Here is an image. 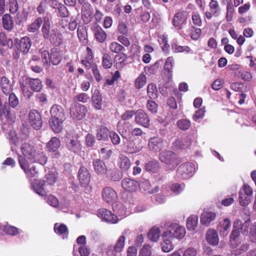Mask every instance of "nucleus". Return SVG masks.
Returning a JSON list of instances; mask_svg holds the SVG:
<instances>
[{
	"instance_id": "1",
	"label": "nucleus",
	"mask_w": 256,
	"mask_h": 256,
	"mask_svg": "<svg viewBox=\"0 0 256 256\" xmlns=\"http://www.w3.org/2000/svg\"><path fill=\"white\" fill-rule=\"evenodd\" d=\"M21 151L25 158L44 165L48 160L47 156L44 154L42 148L36 147L32 143L26 142L20 147Z\"/></svg>"
},
{
	"instance_id": "2",
	"label": "nucleus",
	"mask_w": 256,
	"mask_h": 256,
	"mask_svg": "<svg viewBox=\"0 0 256 256\" xmlns=\"http://www.w3.org/2000/svg\"><path fill=\"white\" fill-rule=\"evenodd\" d=\"M166 236L178 239L182 238L186 235V231L184 226L177 224H172L168 230L164 232Z\"/></svg>"
},
{
	"instance_id": "3",
	"label": "nucleus",
	"mask_w": 256,
	"mask_h": 256,
	"mask_svg": "<svg viewBox=\"0 0 256 256\" xmlns=\"http://www.w3.org/2000/svg\"><path fill=\"white\" fill-rule=\"evenodd\" d=\"M194 172L195 167L194 164L187 162L179 166L176 170V176L180 179L186 180L192 177Z\"/></svg>"
},
{
	"instance_id": "4",
	"label": "nucleus",
	"mask_w": 256,
	"mask_h": 256,
	"mask_svg": "<svg viewBox=\"0 0 256 256\" xmlns=\"http://www.w3.org/2000/svg\"><path fill=\"white\" fill-rule=\"evenodd\" d=\"M253 190L248 184H244L239 192L238 200L241 206H247L251 201Z\"/></svg>"
},
{
	"instance_id": "5",
	"label": "nucleus",
	"mask_w": 256,
	"mask_h": 256,
	"mask_svg": "<svg viewBox=\"0 0 256 256\" xmlns=\"http://www.w3.org/2000/svg\"><path fill=\"white\" fill-rule=\"evenodd\" d=\"M87 112V108L84 106L77 102L72 104L70 108L72 117L76 120H81L84 118Z\"/></svg>"
},
{
	"instance_id": "6",
	"label": "nucleus",
	"mask_w": 256,
	"mask_h": 256,
	"mask_svg": "<svg viewBox=\"0 0 256 256\" xmlns=\"http://www.w3.org/2000/svg\"><path fill=\"white\" fill-rule=\"evenodd\" d=\"M18 162L20 168L24 170L27 178L31 180L38 177V172L34 166L30 167L28 160L22 156H18Z\"/></svg>"
},
{
	"instance_id": "7",
	"label": "nucleus",
	"mask_w": 256,
	"mask_h": 256,
	"mask_svg": "<svg viewBox=\"0 0 256 256\" xmlns=\"http://www.w3.org/2000/svg\"><path fill=\"white\" fill-rule=\"evenodd\" d=\"M128 230H124L123 232V235L120 236L117 240L115 245L114 246H109L107 250L108 256H116V252H120L124 248L126 238L124 234H126Z\"/></svg>"
},
{
	"instance_id": "8",
	"label": "nucleus",
	"mask_w": 256,
	"mask_h": 256,
	"mask_svg": "<svg viewBox=\"0 0 256 256\" xmlns=\"http://www.w3.org/2000/svg\"><path fill=\"white\" fill-rule=\"evenodd\" d=\"M159 159L162 162L174 168L176 164V155L170 150H164L160 153Z\"/></svg>"
},
{
	"instance_id": "9",
	"label": "nucleus",
	"mask_w": 256,
	"mask_h": 256,
	"mask_svg": "<svg viewBox=\"0 0 256 256\" xmlns=\"http://www.w3.org/2000/svg\"><path fill=\"white\" fill-rule=\"evenodd\" d=\"M42 32L45 39L49 38L52 42H54L57 38V35L54 30L50 32V22L48 17L45 16L44 18V24L42 26Z\"/></svg>"
},
{
	"instance_id": "10",
	"label": "nucleus",
	"mask_w": 256,
	"mask_h": 256,
	"mask_svg": "<svg viewBox=\"0 0 256 256\" xmlns=\"http://www.w3.org/2000/svg\"><path fill=\"white\" fill-rule=\"evenodd\" d=\"M97 214L102 220L110 224H116L118 220L117 216L112 214L110 211L105 208L98 210Z\"/></svg>"
},
{
	"instance_id": "11",
	"label": "nucleus",
	"mask_w": 256,
	"mask_h": 256,
	"mask_svg": "<svg viewBox=\"0 0 256 256\" xmlns=\"http://www.w3.org/2000/svg\"><path fill=\"white\" fill-rule=\"evenodd\" d=\"M29 121L31 126L36 130H39L42 124V120L40 114L36 110H32L28 115Z\"/></svg>"
},
{
	"instance_id": "12",
	"label": "nucleus",
	"mask_w": 256,
	"mask_h": 256,
	"mask_svg": "<svg viewBox=\"0 0 256 256\" xmlns=\"http://www.w3.org/2000/svg\"><path fill=\"white\" fill-rule=\"evenodd\" d=\"M65 144L66 148L70 152L78 154L82 150V145L76 138H66Z\"/></svg>"
},
{
	"instance_id": "13",
	"label": "nucleus",
	"mask_w": 256,
	"mask_h": 256,
	"mask_svg": "<svg viewBox=\"0 0 256 256\" xmlns=\"http://www.w3.org/2000/svg\"><path fill=\"white\" fill-rule=\"evenodd\" d=\"M126 146V150L130 154H135L139 152L143 148L142 143L138 140H128L124 142Z\"/></svg>"
},
{
	"instance_id": "14",
	"label": "nucleus",
	"mask_w": 256,
	"mask_h": 256,
	"mask_svg": "<svg viewBox=\"0 0 256 256\" xmlns=\"http://www.w3.org/2000/svg\"><path fill=\"white\" fill-rule=\"evenodd\" d=\"M60 146V141L56 137L52 138L46 144V148L48 152H54V156L56 158H58L60 156V153L58 151Z\"/></svg>"
},
{
	"instance_id": "15",
	"label": "nucleus",
	"mask_w": 256,
	"mask_h": 256,
	"mask_svg": "<svg viewBox=\"0 0 256 256\" xmlns=\"http://www.w3.org/2000/svg\"><path fill=\"white\" fill-rule=\"evenodd\" d=\"M135 122L145 128H148L150 126V118L147 114L142 110H139L136 112Z\"/></svg>"
},
{
	"instance_id": "16",
	"label": "nucleus",
	"mask_w": 256,
	"mask_h": 256,
	"mask_svg": "<svg viewBox=\"0 0 256 256\" xmlns=\"http://www.w3.org/2000/svg\"><path fill=\"white\" fill-rule=\"evenodd\" d=\"M104 200L108 204H112L117 199V194L116 192L110 187H106L102 192Z\"/></svg>"
},
{
	"instance_id": "17",
	"label": "nucleus",
	"mask_w": 256,
	"mask_h": 256,
	"mask_svg": "<svg viewBox=\"0 0 256 256\" xmlns=\"http://www.w3.org/2000/svg\"><path fill=\"white\" fill-rule=\"evenodd\" d=\"M78 180L80 185L84 187L87 186L90 182V174L84 167H80L78 172Z\"/></svg>"
},
{
	"instance_id": "18",
	"label": "nucleus",
	"mask_w": 256,
	"mask_h": 256,
	"mask_svg": "<svg viewBox=\"0 0 256 256\" xmlns=\"http://www.w3.org/2000/svg\"><path fill=\"white\" fill-rule=\"evenodd\" d=\"M121 184L122 188L128 192H136L139 187V183L137 181L130 178L122 180Z\"/></svg>"
},
{
	"instance_id": "19",
	"label": "nucleus",
	"mask_w": 256,
	"mask_h": 256,
	"mask_svg": "<svg viewBox=\"0 0 256 256\" xmlns=\"http://www.w3.org/2000/svg\"><path fill=\"white\" fill-rule=\"evenodd\" d=\"M92 166L95 172L98 175H105L107 172V167L103 160L99 158L94 159L92 160Z\"/></svg>"
},
{
	"instance_id": "20",
	"label": "nucleus",
	"mask_w": 256,
	"mask_h": 256,
	"mask_svg": "<svg viewBox=\"0 0 256 256\" xmlns=\"http://www.w3.org/2000/svg\"><path fill=\"white\" fill-rule=\"evenodd\" d=\"M148 146L150 150L155 152H159L164 146V140L159 137L150 138L148 140Z\"/></svg>"
},
{
	"instance_id": "21",
	"label": "nucleus",
	"mask_w": 256,
	"mask_h": 256,
	"mask_svg": "<svg viewBox=\"0 0 256 256\" xmlns=\"http://www.w3.org/2000/svg\"><path fill=\"white\" fill-rule=\"evenodd\" d=\"M50 118L66 119L65 112L63 108L58 104L53 105L50 109Z\"/></svg>"
},
{
	"instance_id": "22",
	"label": "nucleus",
	"mask_w": 256,
	"mask_h": 256,
	"mask_svg": "<svg viewBox=\"0 0 256 256\" xmlns=\"http://www.w3.org/2000/svg\"><path fill=\"white\" fill-rule=\"evenodd\" d=\"M102 96L98 90H96L92 96V106L97 110H100L104 104Z\"/></svg>"
},
{
	"instance_id": "23",
	"label": "nucleus",
	"mask_w": 256,
	"mask_h": 256,
	"mask_svg": "<svg viewBox=\"0 0 256 256\" xmlns=\"http://www.w3.org/2000/svg\"><path fill=\"white\" fill-rule=\"evenodd\" d=\"M231 226V222L228 218H224L220 221L218 226V230L220 232V234L223 236L228 235Z\"/></svg>"
},
{
	"instance_id": "24",
	"label": "nucleus",
	"mask_w": 256,
	"mask_h": 256,
	"mask_svg": "<svg viewBox=\"0 0 256 256\" xmlns=\"http://www.w3.org/2000/svg\"><path fill=\"white\" fill-rule=\"evenodd\" d=\"M32 46V42L28 36L22 37L20 42L18 50L20 52L26 54L28 52Z\"/></svg>"
},
{
	"instance_id": "25",
	"label": "nucleus",
	"mask_w": 256,
	"mask_h": 256,
	"mask_svg": "<svg viewBox=\"0 0 256 256\" xmlns=\"http://www.w3.org/2000/svg\"><path fill=\"white\" fill-rule=\"evenodd\" d=\"M46 182L43 180H36L32 183V186L34 190L39 196H44L46 194V192L44 189V186Z\"/></svg>"
},
{
	"instance_id": "26",
	"label": "nucleus",
	"mask_w": 256,
	"mask_h": 256,
	"mask_svg": "<svg viewBox=\"0 0 256 256\" xmlns=\"http://www.w3.org/2000/svg\"><path fill=\"white\" fill-rule=\"evenodd\" d=\"M64 120V119L60 120V118H50L49 124L54 132L59 133L62 130L63 122Z\"/></svg>"
},
{
	"instance_id": "27",
	"label": "nucleus",
	"mask_w": 256,
	"mask_h": 256,
	"mask_svg": "<svg viewBox=\"0 0 256 256\" xmlns=\"http://www.w3.org/2000/svg\"><path fill=\"white\" fill-rule=\"evenodd\" d=\"M0 86L2 92L5 94H8L12 91L13 86L10 80L6 76L1 78Z\"/></svg>"
},
{
	"instance_id": "28",
	"label": "nucleus",
	"mask_w": 256,
	"mask_h": 256,
	"mask_svg": "<svg viewBox=\"0 0 256 256\" xmlns=\"http://www.w3.org/2000/svg\"><path fill=\"white\" fill-rule=\"evenodd\" d=\"M250 226V221L246 220L244 223L240 220H236L234 222V227L238 228L240 232L244 235H248L249 232V226Z\"/></svg>"
},
{
	"instance_id": "29",
	"label": "nucleus",
	"mask_w": 256,
	"mask_h": 256,
	"mask_svg": "<svg viewBox=\"0 0 256 256\" xmlns=\"http://www.w3.org/2000/svg\"><path fill=\"white\" fill-rule=\"evenodd\" d=\"M62 54L61 51L57 48H52L50 54V64L53 65L58 64L62 60Z\"/></svg>"
},
{
	"instance_id": "30",
	"label": "nucleus",
	"mask_w": 256,
	"mask_h": 256,
	"mask_svg": "<svg viewBox=\"0 0 256 256\" xmlns=\"http://www.w3.org/2000/svg\"><path fill=\"white\" fill-rule=\"evenodd\" d=\"M216 218V214L214 212H204L200 216V222L202 224L208 226Z\"/></svg>"
},
{
	"instance_id": "31",
	"label": "nucleus",
	"mask_w": 256,
	"mask_h": 256,
	"mask_svg": "<svg viewBox=\"0 0 256 256\" xmlns=\"http://www.w3.org/2000/svg\"><path fill=\"white\" fill-rule=\"evenodd\" d=\"M206 240L210 244L217 245L219 242V238L216 230L213 229L208 230L206 235Z\"/></svg>"
},
{
	"instance_id": "32",
	"label": "nucleus",
	"mask_w": 256,
	"mask_h": 256,
	"mask_svg": "<svg viewBox=\"0 0 256 256\" xmlns=\"http://www.w3.org/2000/svg\"><path fill=\"white\" fill-rule=\"evenodd\" d=\"M114 211L118 214V220H121L126 216V209L124 204L120 202L112 204Z\"/></svg>"
},
{
	"instance_id": "33",
	"label": "nucleus",
	"mask_w": 256,
	"mask_h": 256,
	"mask_svg": "<svg viewBox=\"0 0 256 256\" xmlns=\"http://www.w3.org/2000/svg\"><path fill=\"white\" fill-rule=\"evenodd\" d=\"M162 237L163 240L161 243L162 250L164 252H170L174 248L171 240L172 238L168 236H166L164 232L162 234Z\"/></svg>"
},
{
	"instance_id": "34",
	"label": "nucleus",
	"mask_w": 256,
	"mask_h": 256,
	"mask_svg": "<svg viewBox=\"0 0 256 256\" xmlns=\"http://www.w3.org/2000/svg\"><path fill=\"white\" fill-rule=\"evenodd\" d=\"M94 37L97 41L103 43L106 38L107 35L103 29L97 25L94 30Z\"/></svg>"
},
{
	"instance_id": "35",
	"label": "nucleus",
	"mask_w": 256,
	"mask_h": 256,
	"mask_svg": "<svg viewBox=\"0 0 256 256\" xmlns=\"http://www.w3.org/2000/svg\"><path fill=\"white\" fill-rule=\"evenodd\" d=\"M110 132L104 126H101L98 128L96 131V138L98 140L106 141L108 140Z\"/></svg>"
},
{
	"instance_id": "36",
	"label": "nucleus",
	"mask_w": 256,
	"mask_h": 256,
	"mask_svg": "<svg viewBox=\"0 0 256 256\" xmlns=\"http://www.w3.org/2000/svg\"><path fill=\"white\" fill-rule=\"evenodd\" d=\"M2 23L3 28L8 31L12 30L14 28V22L12 18L8 14H5L2 16Z\"/></svg>"
},
{
	"instance_id": "37",
	"label": "nucleus",
	"mask_w": 256,
	"mask_h": 256,
	"mask_svg": "<svg viewBox=\"0 0 256 256\" xmlns=\"http://www.w3.org/2000/svg\"><path fill=\"white\" fill-rule=\"evenodd\" d=\"M27 82L32 90L40 92L42 88V82L38 78H28Z\"/></svg>"
},
{
	"instance_id": "38",
	"label": "nucleus",
	"mask_w": 256,
	"mask_h": 256,
	"mask_svg": "<svg viewBox=\"0 0 256 256\" xmlns=\"http://www.w3.org/2000/svg\"><path fill=\"white\" fill-rule=\"evenodd\" d=\"M105 174L108 179L113 181H118L122 178L121 175L115 168H107V172Z\"/></svg>"
},
{
	"instance_id": "39",
	"label": "nucleus",
	"mask_w": 256,
	"mask_h": 256,
	"mask_svg": "<svg viewBox=\"0 0 256 256\" xmlns=\"http://www.w3.org/2000/svg\"><path fill=\"white\" fill-rule=\"evenodd\" d=\"M160 168V164L156 160L150 161L145 165L146 170L154 174L158 172Z\"/></svg>"
},
{
	"instance_id": "40",
	"label": "nucleus",
	"mask_w": 256,
	"mask_h": 256,
	"mask_svg": "<svg viewBox=\"0 0 256 256\" xmlns=\"http://www.w3.org/2000/svg\"><path fill=\"white\" fill-rule=\"evenodd\" d=\"M186 18H184L183 14L179 12L175 14L173 18V25L175 27H178L180 29L182 28V24L186 23Z\"/></svg>"
},
{
	"instance_id": "41",
	"label": "nucleus",
	"mask_w": 256,
	"mask_h": 256,
	"mask_svg": "<svg viewBox=\"0 0 256 256\" xmlns=\"http://www.w3.org/2000/svg\"><path fill=\"white\" fill-rule=\"evenodd\" d=\"M198 218L196 215H191L187 219L186 226L188 230H193L197 227Z\"/></svg>"
},
{
	"instance_id": "42",
	"label": "nucleus",
	"mask_w": 256,
	"mask_h": 256,
	"mask_svg": "<svg viewBox=\"0 0 256 256\" xmlns=\"http://www.w3.org/2000/svg\"><path fill=\"white\" fill-rule=\"evenodd\" d=\"M130 162L129 158L124 155H122L119 158L118 166L123 170H127L130 166Z\"/></svg>"
},
{
	"instance_id": "43",
	"label": "nucleus",
	"mask_w": 256,
	"mask_h": 256,
	"mask_svg": "<svg viewBox=\"0 0 256 256\" xmlns=\"http://www.w3.org/2000/svg\"><path fill=\"white\" fill-rule=\"evenodd\" d=\"M127 59V56L123 52L116 54L114 57V62L117 68H120L124 67Z\"/></svg>"
},
{
	"instance_id": "44",
	"label": "nucleus",
	"mask_w": 256,
	"mask_h": 256,
	"mask_svg": "<svg viewBox=\"0 0 256 256\" xmlns=\"http://www.w3.org/2000/svg\"><path fill=\"white\" fill-rule=\"evenodd\" d=\"M160 234V228L157 227H154L148 232V236L150 240L157 242L159 239Z\"/></svg>"
},
{
	"instance_id": "45",
	"label": "nucleus",
	"mask_w": 256,
	"mask_h": 256,
	"mask_svg": "<svg viewBox=\"0 0 256 256\" xmlns=\"http://www.w3.org/2000/svg\"><path fill=\"white\" fill-rule=\"evenodd\" d=\"M78 36L80 40L83 44H86L88 43V40L87 36V32L86 29L82 26L78 28Z\"/></svg>"
},
{
	"instance_id": "46",
	"label": "nucleus",
	"mask_w": 256,
	"mask_h": 256,
	"mask_svg": "<svg viewBox=\"0 0 256 256\" xmlns=\"http://www.w3.org/2000/svg\"><path fill=\"white\" fill-rule=\"evenodd\" d=\"M42 22V20L41 18H37L32 24L28 26V30L31 32H38Z\"/></svg>"
},
{
	"instance_id": "47",
	"label": "nucleus",
	"mask_w": 256,
	"mask_h": 256,
	"mask_svg": "<svg viewBox=\"0 0 256 256\" xmlns=\"http://www.w3.org/2000/svg\"><path fill=\"white\" fill-rule=\"evenodd\" d=\"M109 48L112 52L118 54L126 50L124 46L116 42H111L110 44Z\"/></svg>"
},
{
	"instance_id": "48",
	"label": "nucleus",
	"mask_w": 256,
	"mask_h": 256,
	"mask_svg": "<svg viewBox=\"0 0 256 256\" xmlns=\"http://www.w3.org/2000/svg\"><path fill=\"white\" fill-rule=\"evenodd\" d=\"M190 144L188 139L186 140L177 139L173 142V146L176 149H183L190 146Z\"/></svg>"
},
{
	"instance_id": "49",
	"label": "nucleus",
	"mask_w": 256,
	"mask_h": 256,
	"mask_svg": "<svg viewBox=\"0 0 256 256\" xmlns=\"http://www.w3.org/2000/svg\"><path fill=\"white\" fill-rule=\"evenodd\" d=\"M0 44L2 46H7L9 48L13 46V42L10 38H7L4 32H0Z\"/></svg>"
},
{
	"instance_id": "50",
	"label": "nucleus",
	"mask_w": 256,
	"mask_h": 256,
	"mask_svg": "<svg viewBox=\"0 0 256 256\" xmlns=\"http://www.w3.org/2000/svg\"><path fill=\"white\" fill-rule=\"evenodd\" d=\"M54 230L56 234L62 235L67 234L68 228L66 225L63 224L56 223L54 226Z\"/></svg>"
},
{
	"instance_id": "51",
	"label": "nucleus",
	"mask_w": 256,
	"mask_h": 256,
	"mask_svg": "<svg viewBox=\"0 0 256 256\" xmlns=\"http://www.w3.org/2000/svg\"><path fill=\"white\" fill-rule=\"evenodd\" d=\"M146 75L142 72L140 74L135 80V86L136 88L140 89L146 84Z\"/></svg>"
},
{
	"instance_id": "52",
	"label": "nucleus",
	"mask_w": 256,
	"mask_h": 256,
	"mask_svg": "<svg viewBox=\"0 0 256 256\" xmlns=\"http://www.w3.org/2000/svg\"><path fill=\"white\" fill-rule=\"evenodd\" d=\"M147 93L148 97L151 99L156 98L158 95V90L156 86L153 84H149L147 88Z\"/></svg>"
},
{
	"instance_id": "53",
	"label": "nucleus",
	"mask_w": 256,
	"mask_h": 256,
	"mask_svg": "<svg viewBox=\"0 0 256 256\" xmlns=\"http://www.w3.org/2000/svg\"><path fill=\"white\" fill-rule=\"evenodd\" d=\"M172 47L174 52H186L188 53L191 52V50L188 46H179L176 43H173Z\"/></svg>"
},
{
	"instance_id": "54",
	"label": "nucleus",
	"mask_w": 256,
	"mask_h": 256,
	"mask_svg": "<svg viewBox=\"0 0 256 256\" xmlns=\"http://www.w3.org/2000/svg\"><path fill=\"white\" fill-rule=\"evenodd\" d=\"M185 188V184L184 183H174L170 186L171 191L175 194H180Z\"/></svg>"
},
{
	"instance_id": "55",
	"label": "nucleus",
	"mask_w": 256,
	"mask_h": 256,
	"mask_svg": "<svg viewBox=\"0 0 256 256\" xmlns=\"http://www.w3.org/2000/svg\"><path fill=\"white\" fill-rule=\"evenodd\" d=\"M176 124L178 127L182 130H186L189 129L191 122H190L186 119H181L178 120Z\"/></svg>"
},
{
	"instance_id": "56",
	"label": "nucleus",
	"mask_w": 256,
	"mask_h": 256,
	"mask_svg": "<svg viewBox=\"0 0 256 256\" xmlns=\"http://www.w3.org/2000/svg\"><path fill=\"white\" fill-rule=\"evenodd\" d=\"M102 65L105 68H110L112 65V60L109 54H104L102 56Z\"/></svg>"
},
{
	"instance_id": "57",
	"label": "nucleus",
	"mask_w": 256,
	"mask_h": 256,
	"mask_svg": "<svg viewBox=\"0 0 256 256\" xmlns=\"http://www.w3.org/2000/svg\"><path fill=\"white\" fill-rule=\"evenodd\" d=\"M152 246L148 244H145L139 251L138 256H151Z\"/></svg>"
},
{
	"instance_id": "58",
	"label": "nucleus",
	"mask_w": 256,
	"mask_h": 256,
	"mask_svg": "<svg viewBox=\"0 0 256 256\" xmlns=\"http://www.w3.org/2000/svg\"><path fill=\"white\" fill-rule=\"evenodd\" d=\"M89 99L88 95L84 92L80 93L74 98V100L75 102V103L77 102L86 103L88 101Z\"/></svg>"
},
{
	"instance_id": "59",
	"label": "nucleus",
	"mask_w": 256,
	"mask_h": 256,
	"mask_svg": "<svg viewBox=\"0 0 256 256\" xmlns=\"http://www.w3.org/2000/svg\"><path fill=\"white\" fill-rule=\"evenodd\" d=\"M3 228L6 234L10 236H16L19 232L18 230L16 227L10 225H6Z\"/></svg>"
},
{
	"instance_id": "60",
	"label": "nucleus",
	"mask_w": 256,
	"mask_h": 256,
	"mask_svg": "<svg viewBox=\"0 0 256 256\" xmlns=\"http://www.w3.org/2000/svg\"><path fill=\"white\" fill-rule=\"evenodd\" d=\"M174 62V58L172 56L168 57L164 64V70H167L170 73V76H172V69Z\"/></svg>"
},
{
	"instance_id": "61",
	"label": "nucleus",
	"mask_w": 256,
	"mask_h": 256,
	"mask_svg": "<svg viewBox=\"0 0 256 256\" xmlns=\"http://www.w3.org/2000/svg\"><path fill=\"white\" fill-rule=\"evenodd\" d=\"M248 248V245L247 244H243L238 246L232 251V254L234 256H238L246 252Z\"/></svg>"
},
{
	"instance_id": "62",
	"label": "nucleus",
	"mask_w": 256,
	"mask_h": 256,
	"mask_svg": "<svg viewBox=\"0 0 256 256\" xmlns=\"http://www.w3.org/2000/svg\"><path fill=\"white\" fill-rule=\"evenodd\" d=\"M146 108L152 114H156L158 112V106L156 102L152 100H148V101Z\"/></svg>"
},
{
	"instance_id": "63",
	"label": "nucleus",
	"mask_w": 256,
	"mask_h": 256,
	"mask_svg": "<svg viewBox=\"0 0 256 256\" xmlns=\"http://www.w3.org/2000/svg\"><path fill=\"white\" fill-rule=\"evenodd\" d=\"M142 190L149 193L150 190V184L148 180H143L139 184V187Z\"/></svg>"
},
{
	"instance_id": "64",
	"label": "nucleus",
	"mask_w": 256,
	"mask_h": 256,
	"mask_svg": "<svg viewBox=\"0 0 256 256\" xmlns=\"http://www.w3.org/2000/svg\"><path fill=\"white\" fill-rule=\"evenodd\" d=\"M8 94V102L10 106L11 107L14 108L18 104V100L14 93L11 92Z\"/></svg>"
}]
</instances>
